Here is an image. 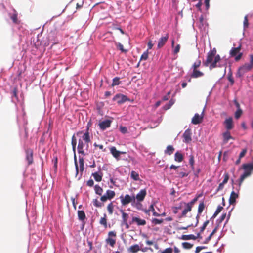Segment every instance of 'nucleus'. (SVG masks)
Returning <instances> with one entry per match:
<instances>
[{"instance_id":"obj_1","label":"nucleus","mask_w":253,"mask_h":253,"mask_svg":"<svg viewBox=\"0 0 253 253\" xmlns=\"http://www.w3.org/2000/svg\"><path fill=\"white\" fill-rule=\"evenodd\" d=\"M220 60V56L218 54H216V50L215 48H213L208 53L207 58L203 62V64L206 67H209L210 69L211 70L221 66L218 64Z\"/></svg>"},{"instance_id":"obj_2","label":"nucleus","mask_w":253,"mask_h":253,"mask_svg":"<svg viewBox=\"0 0 253 253\" xmlns=\"http://www.w3.org/2000/svg\"><path fill=\"white\" fill-rule=\"evenodd\" d=\"M242 167L245 171L240 178L239 182V186L241 185L244 179L251 175V171L253 170L252 163L244 164L243 165Z\"/></svg>"},{"instance_id":"obj_3","label":"nucleus","mask_w":253,"mask_h":253,"mask_svg":"<svg viewBox=\"0 0 253 253\" xmlns=\"http://www.w3.org/2000/svg\"><path fill=\"white\" fill-rule=\"evenodd\" d=\"M242 167L245 171L240 178L239 182V186L241 185L244 179L251 175V171L253 170L252 163L244 164L243 165Z\"/></svg>"},{"instance_id":"obj_4","label":"nucleus","mask_w":253,"mask_h":253,"mask_svg":"<svg viewBox=\"0 0 253 253\" xmlns=\"http://www.w3.org/2000/svg\"><path fill=\"white\" fill-rule=\"evenodd\" d=\"M241 49V45H240L238 47H233L230 51V55L231 57H235V60L237 61L241 59L243 53L240 52Z\"/></svg>"},{"instance_id":"obj_5","label":"nucleus","mask_w":253,"mask_h":253,"mask_svg":"<svg viewBox=\"0 0 253 253\" xmlns=\"http://www.w3.org/2000/svg\"><path fill=\"white\" fill-rule=\"evenodd\" d=\"M74 159H75V167H76V174H78L80 171V172L81 173V175H82L83 174V172L84 171V158L83 157L79 158V167H78V165L77 164V158H76V156H75Z\"/></svg>"},{"instance_id":"obj_6","label":"nucleus","mask_w":253,"mask_h":253,"mask_svg":"<svg viewBox=\"0 0 253 253\" xmlns=\"http://www.w3.org/2000/svg\"><path fill=\"white\" fill-rule=\"evenodd\" d=\"M253 67L250 64L247 63L240 67L237 73V76L241 77L245 73L251 70Z\"/></svg>"},{"instance_id":"obj_7","label":"nucleus","mask_w":253,"mask_h":253,"mask_svg":"<svg viewBox=\"0 0 253 253\" xmlns=\"http://www.w3.org/2000/svg\"><path fill=\"white\" fill-rule=\"evenodd\" d=\"M120 198L123 206L127 205L131 202H134L135 201V196H131L128 194H126L125 196L122 195L120 196Z\"/></svg>"},{"instance_id":"obj_8","label":"nucleus","mask_w":253,"mask_h":253,"mask_svg":"<svg viewBox=\"0 0 253 253\" xmlns=\"http://www.w3.org/2000/svg\"><path fill=\"white\" fill-rule=\"evenodd\" d=\"M116 232L113 231L108 233V237L106 239V242L112 247H114L116 244Z\"/></svg>"},{"instance_id":"obj_9","label":"nucleus","mask_w":253,"mask_h":253,"mask_svg":"<svg viewBox=\"0 0 253 253\" xmlns=\"http://www.w3.org/2000/svg\"><path fill=\"white\" fill-rule=\"evenodd\" d=\"M86 146V144L85 143V141L83 139L82 136V138H80L78 140V144L77 146L78 153L79 154H81L84 156L85 155L84 148L85 147L86 149L87 150L88 147L87 148Z\"/></svg>"},{"instance_id":"obj_10","label":"nucleus","mask_w":253,"mask_h":253,"mask_svg":"<svg viewBox=\"0 0 253 253\" xmlns=\"http://www.w3.org/2000/svg\"><path fill=\"white\" fill-rule=\"evenodd\" d=\"M92 125V123L91 121H89L87 124L86 129L85 133H84L83 135V139L85 141V143L86 144V147H88V144L90 142V137L89 136V129L90 127Z\"/></svg>"},{"instance_id":"obj_11","label":"nucleus","mask_w":253,"mask_h":253,"mask_svg":"<svg viewBox=\"0 0 253 253\" xmlns=\"http://www.w3.org/2000/svg\"><path fill=\"white\" fill-rule=\"evenodd\" d=\"M115 196V192L114 191L107 190L105 194L102 196L100 200L102 202H106L108 199L111 200L113 199Z\"/></svg>"},{"instance_id":"obj_12","label":"nucleus","mask_w":253,"mask_h":253,"mask_svg":"<svg viewBox=\"0 0 253 253\" xmlns=\"http://www.w3.org/2000/svg\"><path fill=\"white\" fill-rule=\"evenodd\" d=\"M25 153L26 159L28 162V165H30L33 163V151L31 148H26Z\"/></svg>"},{"instance_id":"obj_13","label":"nucleus","mask_w":253,"mask_h":253,"mask_svg":"<svg viewBox=\"0 0 253 253\" xmlns=\"http://www.w3.org/2000/svg\"><path fill=\"white\" fill-rule=\"evenodd\" d=\"M113 101H116L118 104H121L127 100L126 95L122 94H117L113 98Z\"/></svg>"},{"instance_id":"obj_14","label":"nucleus","mask_w":253,"mask_h":253,"mask_svg":"<svg viewBox=\"0 0 253 253\" xmlns=\"http://www.w3.org/2000/svg\"><path fill=\"white\" fill-rule=\"evenodd\" d=\"M203 113L204 110L203 111L202 114L201 115L197 113L195 114L192 119V123L194 125H197L201 123L203 119Z\"/></svg>"},{"instance_id":"obj_15","label":"nucleus","mask_w":253,"mask_h":253,"mask_svg":"<svg viewBox=\"0 0 253 253\" xmlns=\"http://www.w3.org/2000/svg\"><path fill=\"white\" fill-rule=\"evenodd\" d=\"M147 194L146 190L145 189H141L138 193H137L135 197V199L138 202H142L144 200Z\"/></svg>"},{"instance_id":"obj_16","label":"nucleus","mask_w":253,"mask_h":253,"mask_svg":"<svg viewBox=\"0 0 253 253\" xmlns=\"http://www.w3.org/2000/svg\"><path fill=\"white\" fill-rule=\"evenodd\" d=\"M191 131L190 129H186L183 134V137L184 138V142L185 143H189L191 139Z\"/></svg>"},{"instance_id":"obj_17","label":"nucleus","mask_w":253,"mask_h":253,"mask_svg":"<svg viewBox=\"0 0 253 253\" xmlns=\"http://www.w3.org/2000/svg\"><path fill=\"white\" fill-rule=\"evenodd\" d=\"M169 37V36L168 34H166L165 36L161 37L158 41L157 45L158 48H161L163 47L167 42Z\"/></svg>"},{"instance_id":"obj_18","label":"nucleus","mask_w":253,"mask_h":253,"mask_svg":"<svg viewBox=\"0 0 253 253\" xmlns=\"http://www.w3.org/2000/svg\"><path fill=\"white\" fill-rule=\"evenodd\" d=\"M225 128L228 130L232 129L234 127L233 119L232 117H229L226 119L224 122Z\"/></svg>"},{"instance_id":"obj_19","label":"nucleus","mask_w":253,"mask_h":253,"mask_svg":"<svg viewBox=\"0 0 253 253\" xmlns=\"http://www.w3.org/2000/svg\"><path fill=\"white\" fill-rule=\"evenodd\" d=\"M111 122L112 121L110 120H106L100 122L99 124L100 128L102 130H104L110 126Z\"/></svg>"},{"instance_id":"obj_20","label":"nucleus","mask_w":253,"mask_h":253,"mask_svg":"<svg viewBox=\"0 0 253 253\" xmlns=\"http://www.w3.org/2000/svg\"><path fill=\"white\" fill-rule=\"evenodd\" d=\"M135 222L138 226H144L146 224V221L144 219H140L139 217H133L132 218V221L130 222V224Z\"/></svg>"},{"instance_id":"obj_21","label":"nucleus","mask_w":253,"mask_h":253,"mask_svg":"<svg viewBox=\"0 0 253 253\" xmlns=\"http://www.w3.org/2000/svg\"><path fill=\"white\" fill-rule=\"evenodd\" d=\"M223 176H224V179H223L222 182H221V183L219 184V185L218 187V188L216 190V192H218L220 190H222L224 188V184L227 183L228 181L229 180V174L228 173H226V172L224 174Z\"/></svg>"},{"instance_id":"obj_22","label":"nucleus","mask_w":253,"mask_h":253,"mask_svg":"<svg viewBox=\"0 0 253 253\" xmlns=\"http://www.w3.org/2000/svg\"><path fill=\"white\" fill-rule=\"evenodd\" d=\"M110 153L117 160H120V156L121 154V151L117 150L116 148L114 146L111 147L110 148Z\"/></svg>"},{"instance_id":"obj_23","label":"nucleus","mask_w":253,"mask_h":253,"mask_svg":"<svg viewBox=\"0 0 253 253\" xmlns=\"http://www.w3.org/2000/svg\"><path fill=\"white\" fill-rule=\"evenodd\" d=\"M181 205H184L186 206V208L182 211L181 217L186 216L187 213L192 210V207L188 203L185 202H181Z\"/></svg>"},{"instance_id":"obj_24","label":"nucleus","mask_w":253,"mask_h":253,"mask_svg":"<svg viewBox=\"0 0 253 253\" xmlns=\"http://www.w3.org/2000/svg\"><path fill=\"white\" fill-rule=\"evenodd\" d=\"M238 197V195L234 191H232L230 196L229 202L230 204L233 205L236 202V199Z\"/></svg>"},{"instance_id":"obj_25","label":"nucleus","mask_w":253,"mask_h":253,"mask_svg":"<svg viewBox=\"0 0 253 253\" xmlns=\"http://www.w3.org/2000/svg\"><path fill=\"white\" fill-rule=\"evenodd\" d=\"M223 142L224 143H227L230 139H233L230 135V133L229 131H226L223 133Z\"/></svg>"},{"instance_id":"obj_26","label":"nucleus","mask_w":253,"mask_h":253,"mask_svg":"<svg viewBox=\"0 0 253 253\" xmlns=\"http://www.w3.org/2000/svg\"><path fill=\"white\" fill-rule=\"evenodd\" d=\"M204 75V73L199 70H193V72L191 75V77L193 78H197L202 77Z\"/></svg>"},{"instance_id":"obj_27","label":"nucleus","mask_w":253,"mask_h":253,"mask_svg":"<svg viewBox=\"0 0 253 253\" xmlns=\"http://www.w3.org/2000/svg\"><path fill=\"white\" fill-rule=\"evenodd\" d=\"M174 160L177 162H181L183 160V155L179 151H177L174 154Z\"/></svg>"},{"instance_id":"obj_28","label":"nucleus","mask_w":253,"mask_h":253,"mask_svg":"<svg viewBox=\"0 0 253 253\" xmlns=\"http://www.w3.org/2000/svg\"><path fill=\"white\" fill-rule=\"evenodd\" d=\"M140 250V249L139 246L138 244H135L131 246L128 249V251L132 253H136Z\"/></svg>"},{"instance_id":"obj_29","label":"nucleus","mask_w":253,"mask_h":253,"mask_svg":"<svg viewBox=\"0 0 253 253\" xmlns=\"http://www.w3.org/2000/svg\"><path fill=\"white\" fill-rule=\"evenodd\" d=\"M174 148L172 145H168L165 150V154L171 155L174 151Z\"/></svg>"},{"instance_id":"obj_30","label":"nucleus","mask_w":253,"mask_h":253,"mask_svg":"<svg viewBox=\"0 0 253 253\" xmlns=\"http://www.w3.org/2000/svg\"><path fill=\"white\" fill-rule=\"evenodd\" d=\"M94 189L95 192L96 194L101 196L102 194V193L103 192V189L99 185H95L94 186Z\"/></svg>"},{"instance_id":"obj_31","label":"nucleus","mask_w":253,"mask_h":253,"mask_svg":"<svg viewBox=\"0 0 253 253\" xmlns=\"http://www.w3.org/2000/svg\"><path fill=\"white\" fill-rule=\"evenodd\" d=\"M99 223L101 225H102L105 228L107 227V215L106 214H104V217H101L99 221Z\"/></svg>"},{"instance_id":"obj_32","label":"nucleus","mask_w":253,"mask_h":253,"mask_svg":"<svg viewBox=\"0 0 253 253\" xmlns=\"http://www.w3.org/2000/svg\"><path fill=\"white\" fill-rule=\"evenodd\" d=\"M78 217L80 220H81V221L84 220L86 218V216H85V214L84 212L82 210L78 211Z\"/></svg>"},{"instance_id":"obj_33","label":"nucleus","mask_w":253,"mask_h":253,"mask_svg":"<svg viewBox=\"0 0 253 253\" xmlns=\"http://www.w3.org/2000/svg\"><path fill=\"white\" fill-rule=\"evenodd\" d=\"M181 239L182 240H191V239L196 240L197 239V237L192 234L183 235H182Z\"/></svg>"},{"instance_id":"obj_34","label":"nucleus","mask_w":253,"mask_h":253,"mask_svg":"<svg viewBox=\"0 0 253 253\" xmlns=\"http://www.w3.org/2000/svg\"><path fill=\"white\" fill-rule=\"evenodd\" d=\"M120 212L122 213V222H126V221H127L129 218L128 214L125 212L123 210H121Z\"/></svg>"},{"instance_id":"obj_35","label":"nucleus","mask_w":253,"mask_h":253,"mask_svg":"<svg viewBox=\"0 0 253 253\" xmlns=\"http://www.w3.org/2000/svg\"><path fill=\"white\" fill-rule=\"evenodd\" d=\"M92 175L93 176L94 179L97 181L100 182L102 180V174H100L99 173L96 172L93 173Z\"/></svg>"},{"instance_id":"obj_36","label":"nucleus","mask_w":253,"mask_h":253,"mask_svg":"<svg viewBox=\"0 0 253 253\" xmlns=\"http://www.w3.org/2000/svg\"><path fill=\"white\" fill-rule=\"evenodd\" d=\"M130 177L135 181L139 180V174L135 171H132L130 173Z\"/></svg>"},{"instance_id":"obj_37","label":"nucleus","mask_w":253,"mask_h":253,"mask_svg":"<svg viewBox=\"0 0 253 253\" xmlns=\"http://www.w3.org/2000/svg\"><path fill=\"white\" fill-rule=\"evenodd\" d=\"M189 163L191 166L192 170H194V157L193 155H190L189 156Z\"/></svg>"},{"instance_id":"obj_38","label":"nucleus","mask_w":253,"mask_h":253,"mask_svg":"<svg viewBox=\"0 0 253 253\" xmlns=\"http://www.w3.org/2000/svg\"><path fill=\"white\" fill-rule=\"evenodd\" d=\"M217 227H215V229L212 231V232L210 234V235L205 239L204 243L207 244L211 239L212 236L216 232Z\"/></svg>"},{"instance_id":"obj_39","label":"nucleus","mask_w":253,"mask_h":253,"mask_svg":"<svg viewBox=\"0 0 253 253\" xmlns=\"http://www.w3.org/2000/svg\"><path fill=\"white\" fill-rule=\"evenodd\" d=\"M107 209L109 214L112 215L113 214L114 210V205L112 202H111L108 205Z\"/></svg>"},{"instance_id":"obj_40","label":"nucleus","mask_w":253,"mask_h":253,"mask_svg":"<svg viewBox=\"0 0 253 253\" xmlns=\"http://www.w3.org/2000/svg\"><path fill=\"white\" fill-rule=\"evenodd\" d=\"M205 207V205L204 202H201L198 206V212L199 214H201L203 212Z\"/></svg>"},{"instance_id":"obj_41","label":"nucleus","mask_w":253,"mask_h":253,"mask_svg":"<svg viewBox=\"0 0 253 253\" xmlns=\"http://www.w3.org/2000/svg\"><path fill=\"white\" fill-rule=\"evenodd\" d=\"M72 148L73 151L75 152L76 150V146L77 144V139L75 136V135H73L72 137V142H71Z\"/></svg>"},{"instance_id":"obj_42","label":"nucleus","mask_w":253,"mask_h":253,"mask_svg":"<svg viewBox=\"0 0 253 253\" xmlns=\"http://www.w3.org/2000/svg\"><path fill=\"white\" fill-rule=\"evenodd\" d=\"M201 64V62L200 60H197L192 65L193 70H197L199 68Z\"/></svg>"},{"instance_id":"obj_43","label":"nucleus","mask_w":253,"mask_h":253,"mask_svg":"<svg viewBox=\"0 0 253 253\" xmlns=\"http://www.w3.org/2000/svg\"><path fill=\"white\" fill-rule=\"evenodd\" d=\"M223 207L219 206H218L216 210L215 211L214 213L213 214L212 217L215 218L222 210Z\"/></svg>"},{"instance_id":"obj_44","label":"nucleus","mask_w":253,"mask_h":253,"mask_svg":"<svg viewBox=\"0 0 253 253\" xmlns=\"http://www.w3.org/2000/svg\"><path fill=\"white\" fill-rule=\"evenodd\" d=\"M189 174V172L186 171H181L177 173L178 177L180 178H183L184 177H187Z\"/></svg>"},{"instance_id":"obj_45","label":"nucleus","mask_w":253,"mask_h":253,"mask_svg":"<svg viewBox=\"0 0 253 253\" xmlns=\"http://www.w3.org/2000/svg\"><path fill=\"white\" fill-rule=\"evenodd\" d=\"M242 113V109H237L235 113V118L237 119H239L241 116Z\"/></svg>"},{"instance_id":"obj_46","label":"nucleus","mask_w":253,"mask_h":253,"mask_svg":"<svg viewBox=\"0 0 253 253\" xmlns=\"http://www.w3.org/2000/svg\"><path fill=\"white\" fill-rule=\"evenodd\" d=\"M93 203L95 207H101L103 205L101 203H100L97 199H93Z\"/></svg>"},{"instance_id":"obj_47","label":"nucleus","mask_w":253,"mask_h":253,"mask_svg":"<svg viewBox=\"0 0 253 253\" xmlns=\"http://www.w3.org/2000/svg\"><path fill=\"white\" fill-rule=\"evenodd\" d=\"M164 220L163 219H159L157 218H154L152 220V223L155 225L160 224L163 222Z\"/></svg>"},{"instance_id":"obj_48","label":"nucleus","mask_w":253,"mask_h":253,"mask_svg":"<svg viewBox=\"0 0 253 253\" xmlns=\"http://www.w3.org/2000/svg\"><path fill=\"white\" fill-rule=\"evenodd\" d=\"M193 244H191L188 242H183L182 243V246L186 249H190L193 247Z\"/></svg>"},{"instance_id":"obj_49","label":"nucleus","mask_w":253,"mask_h":253,"mask_svg":"<svg viewBox=\"0 0 253 253\" xmlns=\"http://www.w3.org/2000/svg\"><path fill=\"white\" fill-rule=\"evenodd\" d=\"M120 82L119 81V78L115 77L113 80V82L112 83V86H114L115 85H119L120 84Z\"/></svg>"},{"instance_id":"obj_50","label":"nucleus","mask_w":253,"mask_h":253,"mask_svg":"<svg viewBox=\"0 0 253 253\" xmlns=\"http://www.w3.org/2000/svg\"><path fill=\"white\" fill-rule=\"evenodd\" d=\"M10 18L11 19V20H12V21L14 23H18V18H17V14L15 13V14H12L11 16H10Z\"/></svg>"},{"instance_id":"obj_51","label":"nucleus","mask_w":253,"mask_h":253,"mask_svg":"<svg viewBox=\"0 0 253 253\" xmlns=\"http://www.w3.org/2000/svg\"><path fill=\"white\" fill-rule=\"evenodd\" d=\"M148 58V51L144 52L141 56L140 59L141 60H146Z\"/></svg>"},{"instance_id":"obj_52","label":"nucleus","mask_w":253,"mask_h":253,"mask_svg":"<svg viewBox=\"0 0 253 253\" xmlns=\"http://www.w3.org/2000/svg\"><path fill=\"white\" fill-rule=\"evenodd\" d=\"M182 205H181V203L180 204V205L177 207H174L172 208L173 209V212L174 214H176L178 212V210H180L182 208Z\"/></svg>"},{"instance_id":"obj_53","label":"nucleus","mask_w":253,"mask_h":253,"mask_svg":"<svg viewBox=\"0 0 253 253\" xmlns=\"http://www.w3.org/2000/svg\"><path fill=\"white\" fill-rule=\"evenodd\" d=\"M247 152V148L243 149L242 150V151L241 152V153H240L239 158H242L243 157H244L245 156V155L246 154Z\"/></svg>"},{"instance_id":"obj_54","label":"nucleus","mask_w":253,"mask_h":253,"mask_svg":"<svg viewBox=\"0 0 253 253\" xmlns=\"http://www.w3.org/2000/svg\"><path fill=\"white\" fill-rule=\"evenodd\" d=\"M209 223V220H207L204 223L203 226L200 228V233H202L204 231V230L205 229L206 227H207V226L208 225Z\"/></svg>"},{"instance_id":"obj_55","label":"nucleus","mask_w":253,"mask_h":253,"mask_svg":"<svg viewBox=\"0 0 253 253\" xmlns=\"http://www.w3.org/2000/svg\"><path fill=\"white\" fill-rule=\"evenodd\" d=\"M200 197V195L196 196L192 200H191L190 202L188 203L190 206L193 207V205L197 201L198 198Z\"/></svg>"},{"instance_id":"obj_56","label":"nucleus","mask_w":253,"mask_h":253,"mask_svg":"<svg viewBox=\"0 0 253 253\" xmlns=\"http://www.w3.org/2000/svg\"><path fill=\"white\" fill-rule=\"evenodd\" d=\"M117 47H118V48L120 50H121V51H122V52H125V53H126V52H127V50H126V49H125L124 48L123 45L121 43H118L117 44Z\"/></svg>"},{"instance_id":"obj_57","label":"nucleus","mask_w":253,"mask_h":253,"mask_svg":"<svg viewBox=\"0 0 253 253\" xmlns=\"http://www.w3.org/2000/svg\"><path fill=\"white\" fill-rule=\"evenodd\" d=\"M173 103L174 101L172 100H170L169 103L164 107L165 109L167 110L170 108Z\"/></svg>"},{"instance_id":"obj_58","label":"nucleus","mask_w":253,"mask_h":253,"mask_svg":"<svg viewBox=\"0 0 253 253\" xmlns=\"http://www.w3.org/2000/svg\"><path fill=\"white\" fill-rule=\"evenodd\" d=\"M120 130L121 132L123 134H125L127 132V129L125 126H120Z\"/></svg>"},{"instance_id":"obj_59","label":"nucleus","mask_w":253,"mask_h":253,"mask_svg":"<svg viewBox=\"0 0 253 253\" xmlns=\"http://www.w3.org/2000/svg\"><path fill=\"white\" fill-rule=\"evenodd\" d=\"M180 48V45L179 44H177L173 50V53L174 54H176L179 52Z\"/></svg>"},{"instance_id":"obj_60","label":"nucleus","mask_w":253,"mask_h":253,"mask_svg":"<svg viewBox=\"0 0 253 253\" xmlns=\"http://www.w3.org/2000/svg\"><path fill=\"white\" fill-rule=\"evenodd\" d=\"M248 20L247 16H245L244 19V28H247L248 27Z\"/></svg>"},{"instance_id":"obj_61","label":"nucleus","mask_w":253,"mask_h":253,"mask_svg":"<svg viewBox=\"0 0 253 253\" xmlns=\"http://www.w3.org/2000/svg\"><path fill=\"white\" fill-rule=\"evenodd\" d=\"M206 248V247L205 246H198V247H197L196 248V251H195V253H199L201 250H202V249H205Z\"/></svg>"},{"instance_id":"obj_62","label":"nucleus","mask_w":253,"mask_h":253,"mask_svg":"<svg viewBox=\"0 0 253 253\" xmlns=\"http://www.w3.org/2000/svg\"><path fill=\"white\" fill-rule=\"evenodd\" d=\"M162 253H172V250L171 248H168L166 249Z\"/></svg>"},{"instance_id":"obj_63","label":"nucleus","mask_w":253,"mask_h":253,"mask_svg":"<svg viewBox=\"0 0 253 253\" xmlns=\"http://www.w3.org/2000/svg\"><path fill=\"white\" fill-rule=\"evenodd\" d=\"M86 184L89 187H92L94 184V181L92 179H90L87 181Z\"/></svg>"},{"instance_id":"obj_64","label":"nucleus","mask_w":253,"mask_h":253,"mask_svg":"<svg viewBox=\"0 0 253 253\" xmlns=\"http://www.w3.org/2000/svg\"><path fill=\"white\" fill-rule=\"evenodd\" d=\"M226 216V213H224L221 215V216L220 217V218H219V219L218 220L219 223H221L225 219Z\"/></svg>"}]
</instances>
